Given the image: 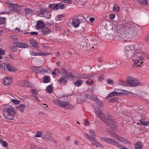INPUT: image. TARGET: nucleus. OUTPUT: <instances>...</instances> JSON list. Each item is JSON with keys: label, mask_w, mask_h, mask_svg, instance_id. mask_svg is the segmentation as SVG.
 <instances>
[{"label": "nucleus", "mask_w": 149, "mask_h": 149, "mask_svg": "<svg viewBox=\"0 0 149 149\" xmlns=\"http://www.w3.org/2000/svg\"><path fill=\"white\" fill-rule=\"evenodd\" d=\"M148 119L147 118H142L140 120L141 125H142L147 126L149 124V122L148 121Z\"/></svg>", "instance_id": "obj_17"}, {"label": "nucleus", "mask_w": 149, "mask_h": 149, "mask_svg": "<svg viewBox=\"0 0 149 149\" xmlns=\"http://www.w3.org/2000/svg\"><path fill=\"white\" fill-rule=\"evenodd\" d=\"M70 34V33L68 31H65L64 33V35L65 36H67Z\"/></svg>", "instance_id": "obj_54"}, {"label": "nucleus", "mask_w": 149, "mask_h": 149, "mask_svg": "<svg viewBox=\"0 0 149 149\" xmlns=\"http://www.w3.org/2000/svg\"><path fill=\"white\" fill-rule=\"evenodd\" d=\"M51 12L47 11L46 10V12L44 15V17L47 19H50L51 17Z\"/></svg>", "instance_id": "obj_28"}, {"label": "nucleus", "mask_w": 149, "mask_h": 149, "mask_svg": "<svg viewBox=\"0 0 149 149\" xmlns=\"http://www.w3.org/2000/svg\"><path fill=\"white\" fill-rule=\"evenodd\" d=\"M25 107L26 106L24 104H21L18 106V108L19 110L22 112L25 108Z\"/></svg>", "instance_id": "obj_33"}, {"label": "nucleus", "mask_w": 149, "mask_h": 149, "mask_svg": "<svg viewBox=\"0 0 149 149\" xmlns=\"http://www.w3.org/2000/svg\"><path fill=\"white\" fill-rule=\"evenodd\" d=\"M47 91L49 93H51L52 92L53 88L51 85H49L46 88Z\"/></svg>", "instance_id": "obj_32"}, {"label": "nucleus", "mask_w": 149, "mask_h": 149, "mask_svg": "<svg viewBox=\"0 0 149 149\" xmlns=\"http://www.w3.org/2000/svg\"><path fill=\"white\" fill-rule=\"evenodd\" d=\"M6 67L8 70L10 72L12 71L16 72L17 71V69L16 68H15L9 64H6Z\"/></svg>", "instance_id": "obj_22"}, {"label": "nucleus", "mask_w": 149, "mask_h": 149, "mask_svg": "<svg viewBox=\"0 0 149 149\" xmlns=\"http://www.w3.org/2000/svg\"><path fill=\"white\" fill-rule=\"evenodd\" d=\"M79 76L76 75V78L78 79H87L93 77V75L91 74H77Z\"/></svg>", "instance_id": "obj_14"}, {"label": "nucleus", "mask_w": 149, "mask_h": 149, "mask_svg": "<svg viewBox=\"0 0 149 149\" xmlns=\"http://www.w3.org/2000/svg\"><path fill=\"white\" fill-rule=\"evenodd\" d=\"M19 84L21 86L31 87L32 85L30 82L27 81H22L19 82Z\"/></svg>", "instance_id": "obj_16"}, {"label": "nucleus", "mask_w": 149, "mask_h": 149, "mask_svg": "<svg viewBox=\"0 0 149 149\" xmlns=\"http://www.w3.org/2000/svg\"><path fill=\"white\" fill-rule=\"evenodd\" d=\"M6 5L8 6L13 7L14 6V4H12L8 2L6 3Z\"/></svg>", "instance_id": "obj_55"}, {"label": "nucleus", "mask_w": 149, "mask_h": 149, "mask_svg": "<svg viewBox=\"0 0 149 149\" xmlns=\"http://www.w3.org/2000/svg\"><path fill=\"white\" fill-rule=\"evenodd\" d=\"M117 146L120 149H124L125 148V147L123 146L120 145L119 144L118 142V143L117 145V146Z\"/></svg>", "instance_id": "obj_49"}, {"label": "nucleus", "mask_w": 149, "mask_h": 149, "mask_svg": "<svg viewBox=\"0 0 149 149\" xmlns=\"http://www.w3.org/2000/svg\"><path fill=\"white\" fill-rule=\"evenodd\" d=\"M139 51L136 50L135 51L132 50L129 51V53L127 54V57L129 58H132L133 61L134 60H142L143 58Z\"/></svg>", "instance_id": "obj_3"}, {"label": "nucleus", "mask_w": 149, "mask_h": 149, "mask_svg": "<svg viewBox=\"0 0 149 149\" xmlns=\"http://www.w3.org/2000/svg\"><path fill=\"white\" fill-rule=\"evenodd\" d=\"M11 79L9 77H6L4 78L3 83L4 85L9 86L12 82Z\"/></svg>", "instance_id": "obj_19"}, {"label": "nucleus", "mask_w": 149, "mask_h": 149, "mask_svg": "<svg viewBox=\"0 0 149 149\" xmlns=\"http://www.w3.org/2000/svg\"><path fill=\"white\" fill-rule=\"evenodd\" d=\"M107 83L109 84H112L113 83V80L111 79H108L107 80Z\"/></svg>", "instance_id": "obj_59"}, {"label": "nucleus", "mask_w": 149, "mask_h": 149, "mask_svg": "<svg viewBox=\"0 0 149 149\" xmlns=\"http://www.w3.org/2000/svg\"><path fill=\"white\" fill-rule=\"evenodd\" d=\"M145 40L147 43H149V34H148L146 36L145 39Z\"/></svg>", "instance_id": "obj_52"}, {"label": "nucleus", "mask_w": 149, "mask_h": 149, "mask_svg": "<svg viewBox=\"0 0 149 149\" xmlns=\"http://www.w3.org/2000/svg\"><path fill=\"white\" fill-rule=\"evenodd\" d=\"M50 54L51 53H50L47 54L43 53H40V54H39L38 53H36L34 52L31 51L30 52V54L31 55L34 56L41 55L46 56L47 55Z\"/></svg>", "instance_id": "obj_21"}, {"label": "nucleus", "mask_w": 149, "mask_h": 149, "mask_svg": "<svg viewBox=\"0 0 149 149\" xmlns=\"http://www.w3.org/2000/svg\"><path fill=\"white\" fill-rule=\"evenodd\" d=\"M122 93L120 92H113L109 93L106 97V98L107 99L109 98L114 96L120 95Z\"/></svg>", "instance_id": "obj_20"}, {"label": "nucleus", "mask_w": 149, "mask_h": 149, "mask_svg": "<svg viewBox=\"0 0 149 149\" xmlns=\"http://www.w3.org/2000/svg\"><path fill=\"white\" fill-rule=\"evenodd\" d=\"M42 136L43 139H47L49 140H51L52 139V137L49 134H44L42 135Z\"/></svg>", "instance_id": "obj_31"}, {"label": "nucleus", "mask_w": 149, "mask_h": 149, "mask_svg": "<svg viewBox=\"0 0 149 149\" xmlns=\"http://www.w3.org/2000/svg\"><path fill=\"white\" fill-rule=\"evenodd\" d=\"M98 79H99L100 81H101V80L103 79H104L103 78V76H102V75L100 76H99L98 77Z\"/></svg>", "instance_id": "obj_62"}, {"label": "nucleus", "mask_w": 149, "mask_h": 149, "mask_svg": "<svg viewBox=\"0 0 149 149\" xmlns=\"http://www.w3.org/2000/svg\"><path fill=\"white\" fill-rule=\"evenodd\" d=\"M83 17L81 16H78L75 18V28H77L79 26L81 20V18Z\"/></svg>", "instance_id": "obj_18"}, {"label": "nucleus", "mask_w": 149, "mask_h": 149, "mask_svg": "<svg viewBox=\"0 0 149 149\" xmlns=\"http://www.w3.org/2000/svg\"><path fill=\"white\" fill-rule=\"evenodd\" d=\"M101 140L103 141L106 142L107 143L112 144L114 146L117 145L118 141L111 138H102Z\"/></svg>", "instance_id": "obj_9"}, {"label": "nucleus", "mask_w": 149, "mask_h": 149, "mask_svg": "<svg viewBox=\"0 0 149 149\" xmlns=\"http://www.w3.org/2000/svg\"><path fill=\"white\" fill-rule=\"evenodd\" d=\"M110 134L112 137L116 139L118 141H119L123 142L126 144L130 143V142L128 141L125 140L122 137L118 135L117 134L115 133L111 132L110 133Z\"/></svg>", "instance_id": "obj_8"}, {"label": "nucleus", "mask_w": 149, "mask_h": 149, "mask_svg": "<svg viewBox=\"0 0 149 149\" xmlns=\"http://www.w3.org/2000/svg\"><path fill=\"white\" fill-rule=\"evenodd\" d=\"M77 100L79 103L83 102L85 101V99L81 96H80L78 98H77Z\"/></svg>", "instance_id": "obj_35"}, {"label": "nucleus", "mask_w": 149, "mask_h": 149, "mask_svg": "<svg viewBox=\"0 0 149 149\" xmlns=\"http://www.w3.org/2000/svg\"><path fill=\"white\" fill-rule=\"evenodd\" d=\"M107 120H109V121H110V122H109V123H110V125H112V124L110 120H112V122H114V128L112 127H108L109 128L111 129V130L114 131H115L117 130V125L116 124L115 122L114 121L113 119L112 118V116L110 115H108L107 117Z\"/></svg>", "instance_id": "obj_12"}, {"label": "nucleus", "mask_w": 149, "mask_h": 149, "mask_svg": "<svg viewBox=\"0 0 149 149\" xmlns=\"http://www.w3.org/2000/svg\"><path fill=\"white\" fill-rule=\"evenodd\" d=\"M50 80V78L49 77L46 76L44 77L43 81L44 83H47L49 82Z\"/></svg>", "instance_id": "obj_38"}, {"label": "nucleus", "mask_w": 149, "mask_h": 149, "mask_svg": "<svg viewBox=\"0 0 149 149\" xmlns=\"http://www.w3.org/2000/svg\"><path fill=\"white\" fill-rule=\"evenodd\" d=\"M5 54V51L1 48H0V54L1 55Z\"/></svg>", "instance_id": "obj_53"}, {"label": "nucleus", "mask_w": 149, "mask_h": 149, "mask_svg": "<svg viewBox=\"0 0 149 149\" xmlns=\"http://www.w3.org/2000/svg\"><path fill=\"white\" fill-rule=\"evenodd\" d=\"M123 33L122 35L124 37L128 36L135 35L137 33V28L133 25L128 23L123 25Z\"/></svg>", "instance_id": "obj_1"}, {"label": "nucleus", "mask_w": 149, "mask_h": 149, "mask_svg": "<svg viewBox=\"0 0 149 149\" xmlns=\"http://www.w3.org/2000/svg\"><path fill=\"white\" fill-rule=\"evenodd\" d=\"M59 7L60 9H63L65 8V6L63 4H62L61 5L59 4Z\"/></svg>", "instance_id": "obj_61"}, {"label": "nucleus", "mask_w": 149, "mask_h": 149, "mask_svg": "<svg viewBox=\"0 0 149 149\" xmlns=\"http://www.w3.org/2000/svg\"><path fill=\"white\" fill-rule=\"evenodd\" d=\"M95 114L98 116H99L101 113H102V110L99 109H95Z\"/></svg>", "instance_id": "obj_34"}, {"label": "nucleus", "mask_w": 149, "mask_h": 149, "mask_svg": "<svg viewBox=\"0 0 149 149\" xmlns=\"http://www.w3.org/2000/svg\"><path fill=\"white\" fill-rule=\"evenodd\" d=\"M15 112L13 107L10 105H7L3 109V115L5 119L13 120L14 118L13 114Z\"/></svg>", "instance_id": "obj_2"}, {"label": "nucleus", "mask_w": 149, "mask_h": 149, "mask_svg": "<svg viewBox=\"0 0 149 149\" xmlns=\"http://www.w3.org/2000/svg\"><path fill=\"white\" fill-rule=\"evenodd\" d=\"M59 8V4L56 5L53 7V9L54 10H57Z\"/></svg>", "instance_id": "obj_57"}, {"label": "nucleus", "mask_w": 149, "mask_h": 149, "mask_svg": "<svg viewBox=\"0 0 149 149\" xmlns=\"http://www.w3.org/2000/svg\"><path fill=\"white\" fill-rule=\"evenodd\" d=\"M121 85L125 86H129V85H128V83L126 82L125 81H123L120 84Z\"/></svg>", "instance_id": "obj_47"}, {"label": "nucleus", "mask_w": 149, "mask_h": 149, "mask_svg": "<svg viewBox=\"0 0 149 149\" xmlns=\"http://www.w3.org/2000/svg\"><path fill=\"white\" fill-rule=\"evenodd\" d=\"M44 26L45 24L42 21L39 20L37 21L36 28L37 30L42 29Z\"/></svg>", "instance_id": "obj_15"}, {"label": "nucleus", "mask_w": 149, "mask_h": 149, "mask_svg": "<svg viewBox=\"0 0 149 149\" xmlns=\"http://www.w3.org/2000/svg\"><path fill=\"white\" fill-rule=\"evenodd\" d=\"M0 142L3 147H6L7 146V143L6 141H3L2 139H0Z\"/></svg>", "instance_id": "obj_40"}, {"label": "nucleus", "mask_w": 149, "mask_h": 149, "mask_svg": "<svg viewBox=\"0 0 149 149\" xmlns=\"http://www.w3.org/2000/svg\"><path fill=\"white\" fill-rule=\"evenodd\" d=\"M134 65L136 66L137 67H139L140 66V64H142V63H143V62H139V61L138 60H134Z\"/></svg>", "instance_id": "obj_29"}, {"label": "nucleus", "mask_w": 149, "mask_h": 149, "mask_svg": "<svg viewBox=\"0 0 149 149\" xmlns=\"http://www.w3.org/2000/svg\"><path fill=\"white\" fill-rule=\"evenodd\" d=\"M71 24L73 26H74V19H73L72 21Z\"/></svg>", "instance_id": "obj_63"}, {"label": "nucleus", "mask_w": 149, "mask_h": 149, "mask_svg": "<svg viewBox=\"0 0 149 149\" xmlns=\"http://www.w3.org/2000/svg\"><path fill=\"white\" fill-rule=\"evenodd\" d=\"M85 135L86 138H87L91 140L92 145L95 146L97 147H103V146L94 137H91L88 134L86 133H85Z\"/></svg>", "instance_id": "obj_7"}, {"label": "nucleus", "mask_w": 149, "mask_h": 149, "mask_svg": "<svg viewBox=\"0 0 149 149\" xmlns=\"http://www.w3.org/2000/svg\"><path fill=\"white\" fill-rule=\"evenodd\" d=\"M127 81L128 85L130 87H134L141 85L138 80L130 77H128L127 78Z\"/></svg>", "instance_id": "obj_5"}, {"label": "nucleus", "mask_w": 149, "mask_h": 149, "mask_svg": "<svg viewBox=\"0 0 149 149\" xmlns=\"http://www.w3.org/2000/svg\"><path fill=\"white\" fill-rule=\"evenodd\" d=\"M86 96L87 98L95 102L97 100V99L98 98L97 97L94 96L91 94L86 95Z\"/></svg>", "instance_id": "obj_23"}, {"label": "nucleus", "mask_w": 149, "mask_h": 149, "mask_svg": "<svg viewBox=\"0 0 149 149\" xmlns=\"http://www.w3.org/2000/svg\"><path fill=\"white\" fill-rule=\"evenodd\" d=\"M135 149H142L141 143L140 142H137L135 144Z\"/></svg>", "instance_id": "obj_27"}, {"label": "nucleus", "mask_w": 149, "mask_h": 149, "mask_svg": "<svg viewBox=\"0 0 149 149\" xmlns=\"http://www.w3.org/2000/svg\"><path fill=\"white\" fill-rule=\"evenodd\" d=\"M77 49L79 50H81V52H83V51H85V47L84 45H82L81 44L77 45L76 46Z\"/></svg>", "instance_id": "obj_25"}, {"label": "nucleus", "mask_w": 149, "mask_h": 149, "mask_svg": "<svg viewBox=\"0 0 149 149\" xmlns=\"http://www.w3.org/2000/svg\"><path fill=\"white\" fill-rule=\"evenodd\" d=\"M113 10L114 11L117 12L119 11V7L117 5H115L113 8Z\"/></svg>", "instance_id": "obj_41"}, {"label": "nucleus", "mask_w": 149, "mask_h": 149, "mask_svg": "<svg viewBox=\"0 0 149 149\" xmlns=\"http://www.w3.org/2000/svg\"><path fill=\"white\" fill-rule=\"evenodd\" d=\"M46 12V10L43 9H41L38 11V14L39 16L42 17L44 16Z\"/></svg>", "instance_id": "obj_26"}, {"label": "nucleus", "mask_w": 149, "mask_h": 149, "mask_svg": "<svg viewBox=\"0 0 149 149\" xmlns=\"http://www.w3.org/2000/svg\"><path fill=\"white\" fill-rule=\"evenodd\" d=\"M95 102L97 103L99 106L101 107H103V105L102 102L99 100L98 98L97 99V100Z\"/></svg>", "instance_id": "obj_44"}, {"label": "nucleus", "mask_w": 149, "mask_h": 149, "mask_svg": "<svg viewBox=\"0 0 149 149\" xmlns=\"http://www.w3.org/2000/svg\"><path fill=\"white\" fill-rule=\"evenodd\" d=\"M65 78L64 77H62L60 78L59 81L60 83H62L65 84L67 83V81L65 79Z\"/></svg>", "instance_id": "obj_36"}, {"label": "nucleus", "mask_w": 149, "mask_h": 149, "mask_svg": "<svg viewBox=\"0 0 149 149\" xmlns=\"http://www.w3.org/2000/svg\"><path fill=\"white\" fill-rule=\"evenodd\" d=\"M42 134V132H38L35 135V137H40L41 135Z\"/></svg>", "instance_id": "obj_50"}, {"label": "nucleus", "mask_w": 149, "mask_h": 149, "mask_svg": "<svg viewBox=\"0 0 149 149\" xmlns=\"http://www.w3.org/2000/svg\"><path fill=\"white\" fill-rule=\"evenodd\" d=\"M62 2L63 3H66L68 4H71L72 3L71 0H62Z\"/></svg>", "instance_id": "obj_51"}, {"label": "nucleus", "mask_w": 149, "mask_h": 149, "mask_svg": "<svg viewBox=\"0 0 149 149\" xmlns=\"http://www.w3.org/2000/svg\"><path fill=\"white\" fill-rule=\"evenodd\" d=\"M139 3L143 6L146 5L148 4L147 0H138Z\"/></svg>", "instance_id": "obj_30"}, {"label": "nucleus", "mask_w": 149, "mask_h": 149, "mask_svg": "<svg viewBox=\"0 0 149 149\" xmlns=\"http://www.w3.org/2000/svg\"><path fill=\"white\" fill-rule=\"evenodd\" d=\"M13 45L15 47L22 48H26L28 47L26 44L22 42H14L13 43Z\"/></svg>", "instance_id": "obj_11"}, {"label": "nucleus", "mask_w": 149, "mask_h": 149, "mask_svg": "<svg viewBox=\"0 0 149 149\" xmlns=\"http://www.w3.org/2000/svg\"><path fill=\"white\" fill-rule=\"evenodd\" d=\"M54 103L61 107L70 109L73 108V106L70 105L68 102H64L58 100H55L53 101Z\"/></svg>", "instance_id": "obj_4"}, {"label": "nucleus", "mask_w": 149, "mask_h": 149, "mask_svg": "<svg viewBox=\"0 0 149 149\" xmlns=\"http://www.w3.org/2000/svg\"><path fill=\"white\" fill-rule=\"evenodd\" d=\"M89 133L91 135V137H93V136H95V133L94 131L92 130H89Z\"/></svg>", "instance_id": "obj_45"}, {"label": "nucleus", "mask_w": 149, "mask_h": 149, "mask_svg": "<svg viewBox=\"0 0 149 149\" xmlns=\"http://www.w3.org/2000/svg\"><path fill=\"white\" fill-rule=\"evenodd\" d=\"M63 19V17L62 15H59L57 16L55 18L56 21H59L62 20Z\"/></svg>", "instance_id": "obj_42"}, {"label": "nucleus", "mask_w": 149, "mask_h": 149, "mask_svg": "<svg viewBox=\"0 0 149 149\" xmlns=\"http://www.w3.org/2000/svg\"><path fill=\"white\" fill-rule=\"evenodd\" d=\"M31 35H37L38 34V33L36 32H31L30 33Z\"/></svg>", "instance_id": "obj_60"}, {"label": "nucleus", "mask_w": 149, "mask_h": 149, "mask_svg": "<svg viewBox=\"0 0 149 149\" xmlns=\"http://www.w3.org/2000/svg\"><path fill=\"white\" fill-rule=\"evenodd\" d=\"M99 118L108 127H112L114 128V124L113 122H112V120H110L112 124V125H110V123H109L110 121H109V120H107V118H106L104 116V114L103 113H101L99 116Z\"/></svg>", "instance_id": "obj_6"}, {"label": "nucleus", "mask_w": 149, "mask_h": 149, "mask_svg": "<svg viewBox=\"0 0 149 149\" xmlns=\"http://www.w3.org/2000/svg\"><path fill=\"white\" fill-rule=\"evenodd\" d=\"M115 17V15L113 14H111L109 15V17L111 19H113Z\"/></svg>", "instance_id": "obj_58"}, {"label": "nucleus", "mask_w": 149, "mask_h": 149, "mask_svg": "<svg viewBox=\"0 0 149 149\" xmlns=\"http://www.w3.org/2000/svg\"><path fill=\"white\" fill-rule=\"evenodd\" d=\"M11 101L12 102H13L14 104H19L20 102L17 100H16L15 99H12V100Z\"/></svg>", "instance_id": "obj_48"}, {"label": "nucleus", "mask_w": 149, "mask_h": 149, "mask_svg": "<svg viewBox=\"0 0 149 149\" xmlns=\"http://www.w3.org/2000/svg\"><path fill=\"white\" fill-rule=\"evenodd\" d=\"M29 42L33 47L38 48L37 43L35 40L31 39L29 40Z\"/></svg>", "instance_id": "obj_24"}, {"label": "nucleus", "mask_w": 149, "mask_h": 149, "mask_svg": "<svg viewBox=\"0 0 149 149\" xmlns=\"http://www.w3.org/2000/svg\"><path fill=\"white\" fill-rule=\"evenodd\" d=\"M31 92L32 93L35 94H36L37 93L36 91L34 89H33L32 90Z\"/></svg>", "instance_id": "obj_64"}, {"label": "nucleus", "mask_w": 149, "mask_h": 149, "mask_svg": "<svg viewBox=\"0 0 149 149\" xmlns=\"http://www.w3.org/2000/svg\"><path fill=\"white\" fill-rule=\"evenodd\" d=\"M51 30L47 26H45L42 29V34L44 36H46L50 33Z\"/></svg>", "instance_id": "obj_13"}, {"label": "nucleus", "mask_w": 149, "mask_h": 149, "mask_svg": "<svg viewBox=\"0 0 149 149\" xmlns=\"http://www.w3.org/2000/svg\"><path fill=\"white\" fill-rule=\"evenodd\" d=\"M6 18L4 17L0 18V24L4 23L5 21Z\"/></svg>", "instance_id": "obj_46"}, {"label": "nucleus", "mask_w": 149, "mask_h": 149, "mask_svg": "<svg viewBox=\"0 0 149 149\" xmlns=\"http://www.w3.org/2000/svg\"><path fill=\"white\" fill-rule=\"evenodd\" d=\"M61 75L63 77H65L70 80H72L74 78L73 75L70 73H67L65 71L63 68H61Z\"/></svg>", "instance_id": "obj_10"}, {"label": "nucleus", "mask_w": 149, "mask_h": 149, "mask_svg": "<svg viewBox=\"0 0 149 149\" xmlns=\"http://www.w3.org/2000/svg\"><path fill=\"white\" fill-rule=\"evenodd\" d=\"M82 81L81 80L79 79L75 82V86L78 87L80 86L82 84Z\"/></svg>", "instance_id": "obj_37"}, {"label": "nucleus", "mask_w": 149, "mask_h": 149, "mask_svg": "<svg viewBox=\"0 0 149 149\" xmlns=\"http://www.w3.org/2000/svg\"><path fill=\"white\" fill-rule=\"evenodd\" d=\"M25 13L26 15L31 14L33 12L31 9L27 8L25 9Z\"/></svg>", "instance_id": "obj_43"}, {"label": "nucleus", "mask_w": 149, "mask_h": 149, "mask_svg": "<svg viewBox=\"0 0 149 149\" xmlns=\"http://www.w3.org/2000/svg\"><path fill=\"white\" fill-rule=\"evenodd\" d=\"M89 121L86 119H85L84 121V124L85 125L87 126L89 124Z\"/></svg>", "instance_id": "obj_56"}, {"label": "nucleus", "mask_w": 149, "mask_h": 149, "mask_svg": "<svg viewBox=\"0 0 149 149\" xmlns=\"http://www.w3.org/2000/svg\"><path fill=\"white\" fill-rule=\"evenodd\" d=\"M118 98L117 97L113 98L109 100V102L110 103H114L117 102L118 101Z\"/></svg>", "instance_id": "obj_39"}]
</instances>
